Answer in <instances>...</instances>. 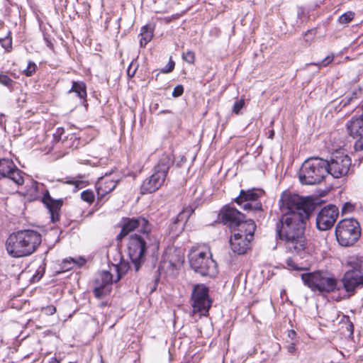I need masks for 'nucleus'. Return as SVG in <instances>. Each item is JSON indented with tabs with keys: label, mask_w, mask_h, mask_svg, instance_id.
Returning <instances> with one entry per match:
<instances>
[{
	"label": "nucleus",
	"mask_w": 363,
	"mask_h": 363,
	"mask_svg": "<svg viewBox=\"0 0 363 363\" xmlns=\"http://www.w3.org/2000/svg\"><path fill=\"white\" fill-rule=\"evenodd\" d=\"M354 149L357 151L363 150V135L360 136L358 140L356 141L354 144Z\"/></svg>",
	"instance_id": "39"
},
{
	"label": "nucleus",
	"mask_w": 363,
	"mask_h": 363,
	"mask_svg": "<svg viewBox=\"0 0 363 363\" xmlns=\"http://www.w3.org/2000/svg\"><path fill=\"white\" fill-rule=\"evenodd\" d=\"M286 264L289 269L301 271L306 269V267H303L301 264H298L294 258L291 257L286 259Z\"/></svg>",
	"instance_id": "26"
},
{
	"label": "nucleus",
	"mask_w": 363,
	"mask_h": 363,
	"mask_svg": "<svg viewBox=\"0 0 363 363\" xmlns=\"http://www.w3.org/2000/svg\"><path fill=\"white\" fill-rule=\"evenodd\" d=\"M361 228L358 221L354 218H345L340 220L335 228L337 242L342 246L354 245L359 238Z\"/></svg>",
	"instance_id": "8"
},
{
	"label": "nucleus",
	"mask_w": 363,
	"mask_h": 363,
	"mask_svg": "<svg viewBox=\"0 0 363 363\" xmlns=\"http://www.w3.org/2000/svg\"><path fill=\"white\" fill-rule=\"evenodd\" d=\"M0 177L8 178L16 185L24 182L23 173L9 159L0 160Z\"/></svg>",
	"instance_id": "16"
},
{
	"label": "nucleus",
	"mask_w": 363,
	"mask_h": 363,
	"mask_svg": "<svg viewBox=\"0 0 363 363\" xmlns=\"http://www.w3.org/2000/svg\"><path fill=\"white\" fill-rule=\"evenodd\" d=\"M191 296L194 312H200L206 315L211 306L208 288L203 284H197L194 287Z\"/></svg>",
	"instance_id": "12"
},
{
	"label": "nucleus",
	"mask_w": 363,
	"mask_h": 363,
	"mask_svg": "<svg viewBox=\"0 0 363 363\" xmlns=\"http://www.w3.org/2000/svg\"><path fill=\"white\" fill-rule=\"evenodd\" d=\"M113 276L111 272L103 271L99 273L95 281L94 294L101 298L108 294L111 291V285L113 281Z\"/></svg>",
	"instance_id": "17"
},
{
	"label": "nucleus",
	"mask_w": 363,
	"mask_h": 363,
	"mask_svg": "<svg viewBox=\"0 0 363 363\" xmlns=\"http://www.w3.org/2000/svg\"><path fill=\"white\" fill-rule=\"evenodd\" d=\"M263 194V191L259 189L242 190L235 202L246 211H259L262 209V203L258 199Z\"/></svg>",
	"instance_id": "13"
},
{
	"label": "nucleus",
	"mask_w": 363,
	"mask_h": 363,
	"mask_svg": "<svg viewBox=\"0 0 363 363\" xmlns=\"http://www.w3.org/2000/svg\"><path fill=\"white\" fill-rule=\"evenodd\" d=\"M222 221L226 225L230 230L235 228L237 224L245 218L243 214L238 211L235 208L229 206H225L220 211Z\"/></svg>",
	"instance_id": "19"
},
{
	"label": "nucleus",
	"mask_w": 363,
	"mask_h": 363,
	"mask_svg": "<svg viewBox=\"0 0 363 363\" xmlns=\"http://www.w3.org/2000/svg\"><path fill=\"white\" fill-rule=\"evenodd\" d=\"M296 347L295 344H294V343H291L288 346V352L289 353H291V354L294 353L296 351Z\"/></svg>",
	"instance_id": "41"
},
{
	"label": "nucleus",
	"mask_w": 363,
	"mask_h": 363,
	"mask_svg": "<svg viewBox=\"0 0 363 363\" xmlns=\"http://www.w3.org/2000/svg\"><path fill=\"white\" fill-rule=\"evenodd\" d=\"M134 230L141 233L147 238L148 233L150 232V225L144 218H127L124 220L122 230L118 235V239H122V238Z\"/></svg>",
	"instance_id": "14"
},
{
	"label": "nucleus",
	"mask_w": 363,
	"mask_h": 363,
	"mask_svg": "<svg viewBox=\"0 0 363 363\" xmlns=\"http://www.w3.org/2000/svg\"><path fill=\"white\" fill-rule=\"evenodd\" d=\"M44 191V185L43 184H39L35 181H30V185H27L26 194L30 199L35 200L40 198ZM42 201L49 210L51 220L53 223L58 220L60 216L59 212L62 204V201L55 200L51 198L48 191L44 193Z\"/></svg>",
	"instance_id": "7"
},
{
	"label": "nucleus",
	"mask_w": 363,
	"mask_h": 363,
	"mask_svg": "<svg viewBox=\"0 0 363 363\" xmlns=\"http://www.w3.org/2000/svg\"><path fill=\"white\" fill-rule=\"evenodd\" d=\"M274 135V130H271V131H270V133H269V138H273Z\"/></svg>",
	"instance_id": "45"
},
{
	"label": "nucleus",
	"mask_w": 363,
	"mask_h": 363,
	"mask_svg": "<svg viewBox=\"0 0 363 363\" xmlns=\"http://www.w3.org/2000/svg\"><path fill=\"white\" fill-rule=\"evenodd\" d=\"M171 164L170 157L163 155L155 167L152 175L143 181L141 193L151 194L157 191L164 184Z\"/></svg>",
	"instance_id": "6"
},
{
	"label": "nucleus",
	"mask_w": 363,
	"mask_h": 363,
	"mask_svg": "<svg viewBox=\"0 0 363 363\" xmlns=\"http://www.w3.org/2000/svg\"><path fill=\"white\" fill-rule=\"evenodd\" d=\"M147 240H150L149 234L147 238L143 234L135 233L131 235L128 239V252L136 272L139 270L141 264L145 260Z\"/></svg>",
	"instance_id": "9"
},
{
	"label": "nucleus",
	"mask_w": 363,
	"mask_h": 363,
	"mask_svg": "<svg viewBox=\"0 0 363 363\" xmlns=\"http://www.w3.org/2000/svg\"><path fill=\"white\" fill-rule=\"evenodd\" d=\"M282 213L277 232L284 243L286 249L300 256H303L307 249L304 235L306 220L315 208L312 199L284 191L279 200Z\"/></svg>",
	"instance_id": "1"
},
{
	"label": "nucleus",
	"mask_w": 363,
	"mask_h": 363,
	"mask_svg": "<svg viewBox=\"0 0 363 363\" xmlns=\"http://www.w3.org/2000/svg\"><path fill=\"white\" fill-rule=\"evenodd\" d=\"M174 65H175L174 62L172 61V60H170L169 61V62L167 63V65L161 69V72L162 73L171 72L174 69Z\"/></svg>",
	"instance_id": "34"
},
{
	"label": "nucleus",
	"mask_w": 363,
	"mask_h": 363,
	"mask_svg": "<svg viewBox=\"0 0 363 363\" xmlns=\"http://www.w3.org/2000/svg\"><path fill=\"white\" fill-rule=\"evenodd\" d=\"M327 167L328 174L334 178H340L347 175L352 164L351 159L342 150H337L333 152Z\"/></svg>",
	"instance_id": "11"
},
{
	"label": "nucleus",
	"mask_w": 363,
	"mask_h": 363,
	"mask_svg": "<svg viewBox=\"0 0 363 363\" xmlns=\"http://www.w3.org/2000/svg\"><path fill=\"white\" fill-rule=\"evenodd\" d=\"M334 60V55H328L325 59H323L321 62L318 63H314L313 65L318 66V67H326L330 65Z\"/></svg>",
	"instance_id": "33"
},
{
	"label": "nucleus",
	"mask_w": 363,
	"mask_h": 363,
	"mask_svg": "<svg viewBox=\"0 0 363 363\" xmlns=\"http://www.w3.org/2000/svg\"><path fill=\"white\" fill-rule=\"evenodd\" d=\"M296 335V332L294 330H290L289 333V337L293 338Z\"/></svg>",
	"instance_id": "43"
},
{
	"label": "nucleus",
	"mask_w": 363,
	"mask_h": 363,
	"mask_svg": "<svg viewBox=\"0 0 363 363\" xmlns=\"http://www.w3.org/2000/svg\"><path fill=\"white\" fill-rule=\"evenodd\" d=\"M338 208L334 205H328L318 213L316 217V226L320 230L330 229L338 216Z\"/></svg>",
	"instance_id": "15"
},
{
	"label": "nucleus",
	"mask_w": 363,
	"mask_h": 363,
	"mask_svg": "<svg viewBox=\"0 0 363 363\" xmlns=\"http://www.w3.org/2000/svg\"><path fill=\"white\" fill-rule=\"evenodd\" d=\"M255 229L256 225L252 220H245L244 218L237 224L235 228H232L230 230L233 235L239 233L242 236L248 237L249 239H253Z\"/></svg>",
	"instance_id": "22"
},
{
	"label": "nucleus",
	"mask_w": 363,
	"mask_h": 363,
	"mask_svg": "<svg viewBox=\"0 0 363 363\" xmlns=\"http://www.w3.org/2000/svg\"><path fill=\"white\" fill-rule=\"evenodd\" d=\"M184 262V256L179 252L170 249L165 253L164 259L160 267L162 269L171 271V274H174Z\"/></svg>",
	"instance_id": "18"
},
{
	"label": "nucleus",
	"mask_w": 363,
	"mask_h": 363,
	"mask_svg": "<svg viewBox=\"0 0 363 363\" xmlns=\"http://www.w3.org/2000/svg\"><path fill=\"white\" fill-rule=\"evenodd\" d=\"M354 16V13L352 11H347L339 17L338 21L340 24H347Z\"/></svg>",
	"instance_id": "28"
},
{
	"label": "nucleus",
	"mask_w": 363,
	"mask_h": 363,
	"mask_svg": "<svg viewBox=\"0 0 363 363\" xmlns=\"http://www.w3.org/2000/svg\"><path fill=\"white\" fill-rule=\"evenodd\" d=\"M48 363H60V361L57 360L55 357H52Z\"/></svg>",
	"instance_id": "42"
},
{
	"label": "nucleus",
	"mask_w": 363,
	"mask_h": 363,
	"mask_svg": "<svg viewBox=\"0 0 363 363\" xmlns=\"http://www.w3.org/2000/svg\"><path fill=\"white\" fill-rule=\"evenodd\" d=\"M353 208V206L350 203H345L343 206H342V211L343 213L345 212H347V211H352Z\"/></svg>",
	"instance_id": "40"
},
{
	"label": "nucleus",
	"mask_w": 363,
	"mask_h": 363,
	"mask_svg": "<svg viewBox=\"0 0 363 363\" xmlns=\"http://www.w3.org/2000/svg\"><path fill=\"white\" fill-rule=\"evenodd\" d=\"M0 84L9 89H11L13 86L15 82L6 74H1Z\"/></svg>",
	"instance_id": "27"
},
{
	"label": "nucleus",
	"mask_w": 363,
	"mask_h": 363,
	"mask_svg": "<svg viewBox=\"0 0 363 363\" xmlns=\"http://www.w3.org/2000/svg\"><path fill=\"white\" fill-rule=\"evenodd\" d=\"M137 68H138V65H135L133 62L130 64L128 68V75L130 77H133L135 74V72H136V70H137Z\"/></svg>",
	"instance_id": "36"
},
{
	"label": "nucleus",
	"mask_w": 363,
	"mask_h": 363,
	"mask_svg": "<svg viewBox=\"0 0 363 363\" xmlns=\"http://www.w3.org/2000/svg\"><path fill=\"white\" fill-rule=\"evenodd\" d=\"M184 92V87L182 86V85H177V86L174 87V90H173V92H172V96L174 97H178V96H180Z\"/></svg>",
	"instance_id": "37"
},
{
	"label": "nucleus",
	"mask_w": 363,
	"mask_h": 363,
	"mask_svg": "<svg viewBox=\"0 0 363 363\" xmlns=\"http://www.w3.org/2000/svg\"><path fill=\"white\" fill-rule=\"evenodd\" d=\"M75 140H76V137H74V135H72V136L70 137V138L69 139V140H67V143H68L69 141L74 142Z\"/></svg>",
	"instance_id": "44"
},
{
	"label": "nucleus",
	"mask_w": 363,
	"mask_h": 363,
	"mask_svg": "<svg viewBox=\"0 0 363 363\" xmlns=\"http://www.w3.org/2000/svg\"><path fill=\"white\" fill-rule=\"evenodd\" d=\"M244 106L245 101L243 99L236 100L233 106V111L236 114H239L240 110L244 107Z\"/></svg>",
	"instance_id": "31"
},
{
	"label": "nucleus",
	"mask_w": 363,
	"mask_h": 363,
	"mask_svg": "<svg viewBox=\"0 0 363 363\" xmlns=\"http://www.w3.org/2000/svg\"><path fill=\"white\" fill-rule=\"evenodd\" d=\"M71 91L77 93L80 99H84L86 96V86L82 82H73L69 92Z\"/></svg>",
	"instance_id": "25"
},
{
	"label": "nucleus",
	"mask_w": 363,
	"mask_h": 363,
	"mask_svg": "<svg viewBox=\"0 0 363 363\" xmlns=\"http://www.w3.org/2000/svg\"><path fill=\"white\" fill-rule=\"evenodd\" d=\"M182 57L189 64H193L195 61V54L191 50L184 52Z\"/></svg>",
	"instance_id": "30"
},
{
	"label": "nucleus",
	"mask_w": 363,
	"mask_h": 363,
	"mask_svg": "<svg viewBox=\"0 0 363 363\" xmlns=\"http://www.w3.org/2000/svg\"><path fill=\"white\" fill-rule=\"evenodd\" d=\"M301 279L313 291L331 293L341 289V284L334 275L327 271L318 270L303 273Z\"/></svg>",
	"instance_id": "4"
},
{
	"label": "nucleus",
	"mask_w": 363,
	"mask_h": 363,
	"mask_svg": "<svg viewBox=\"0 0 363 363\" xmlns=\"http://www.w3.org/2000/svg\"><path fill=\"white\" fill-rule=\"evenodd\" d=\"M141 38L140 40V45L145 46L152 38L153 32L151 28L146 25L141 29Z\"/></svg>",
	"instance_id": "24"
},
{
	"label": "nucleus",
	"mask_w": 363,
	"mask_h": 363,
	"mask_svg": "<svg viewBox=\"0 0 363 363\" xmlns=\"http://www.w3.org/2000/svg\"><path fill=\"white\" fill-rule=\"evenodd\" d=\"M41 235L33 230H18L7 238L6 249L13 257H22L33 254L41 243Z\"/></svg>",
	"instance_id": "2"
},
{
	"label": "nucleus",
	"mask_w": 363,
	"mask_h": 363,
	"mask_svg": "<svg viewBox=\"0 0 363 363\" xmlns=\"http://www.w3.org/2000/svg\"><path fill=\"white\" fill-rule=\"evenodd\" d=\"M354 264V268L346 272L342 279L341 289L344 288L349 296L363 286V255L356 258Z\"/></svg>",
	"instance_id": "10"
},
{
	"label": "nucleus",
	"mask_w": 363,
	"mask_h": 363,
	"mask_svg": "<svg viewBox=\"0 0 363 363\" xmlns=\"http://www.w3.org/2000/svg\"><path fill=\"white\" fill-rule=\"evenodd\" d=\"M252 239L248 237L242 236L239 233H236L231 236L230 243L232 250L238 255L245 254L250 247Z\"/></svg>",
	"instance_id": "21"
},
{
	"label": "nucleus",
	"mask_w": 363,
	"mask_h": 363,
	"mask_svg": "<svg viewBox=\"0 0 363 363\" xmlns=\"http://www.w3.org/2000/svg\"><path fill=\"white\" fill-rule=\"evenodd\" d=\"M191 267L202 276H215L217 272V264L212 258V254L207 247L193 250L189 255Z\"/></svg>",
	"instance_id": "5"
},
{
	"label": "nucleus",
	"mask_w": 363,
	"mask_h": 363,
	"mask_svg": "<svg viewBox=\"0 0 363 363\" xmlns=\"http://www.w3.org/2000/svg\"><path fill=\"white\" fill-rule=\"evenodd\" d=\"M81 198L83 201L91 203L94 200V194L91 191L86 190L82 192Z\"/></svg>",
	"instance_id": "29"
},
{
	"label": "nucleus",
	"mask_w": 363,
	"mask_h": 363,
	"mask_svg": "<svg viewBox=\"0 0 363 363\" xmlns=\"http://www.w3.org/2000/svg\"><path fill=\"white\" fill-rule=\"evenodd\" d=\"M118 180L111 178L109 175L99 178L96 184L98 200H101L107 194H110L117 186Z\"/></svg>",
	"instance_id": "20"
},
{
	"label": "nucleus",
	"mask_w": 363,
	"mask_h": 363,
	"mask_svg": "<svg viewBox=\"0 0 363 363\" xmlns=\"http://www.w3.org/2000/svg\"><path fill=\"white\" fill-rule=\"evenodd\" d=\"M192 212H193V211L191 208H186L179 214L178 219L182 220L184 218H187L189 216L190 213H191Z\"/></svg>",
	"instance_id": "38"
},
{
	"label": "nucleus",
	"mask_w": 363,
	"mask_h": 363,
	"mask_svg": "<svg viewBox=\"0 0 363 363\" xmlns=\"http://www.w3.org/2000/svg\"><path fill=\"white\" fill-rule=\"evenodd\" d=\"M328 160L320 157H311L302 164L298 178L302 184L315 185L320 183L328 174Z\"/></svg>",
	"instance_id": "3"
},
{
	"label": "nucleus",
	"mask_w": 363,
	"mask_h": 363,
	"mask_svg": "<svg viewBox=\"0 0 363 363\" xmlns=\"http://www.w3.org/2000/svg\"><path fill=\"white\" fill-rule=\"evenodd\" d=\"M36 70V65L33 62H29L26 69L23 70V73L27 76H31Z\"/></svg>",
	"instance_id": "32"
},
{
	"label": "nucleus",
	"mask_w": 363,
	"mask_h": 363,
	"mask_svg": "<svg viewBox=\"0 0 363 363\" xmlns=\"http://www.w3.org/2000/svg\"><path fill=\"white\" fill-rule=\"evenodd\" d=\"M42 311L48 315H53L56 312V308L54 306H48L42 308Z\"/></svg>",
	"instance_id": "35"
},
{
	"label": "nucleus",
	"mask_w": 363,
	"mask_h": 363,
	"mask_svg": "<svg viewBox=\"0 0 363 363\" xmlns=\"http://www.w3.org/2000/svg\"><path fill=\"white\" fill-rule=\"evenodd\" d=\"M130 267L128 263L125 262H121L118 264H114L111 270H113L114 272L116 273V278L114 279V281L116 282L121 279L123 275H124Z\"/></svg>",
	"instance_id": "23"
}]
</instances>
